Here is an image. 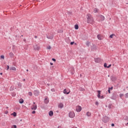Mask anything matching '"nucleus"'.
<instances>
[{
    "label": "nucleus",
    "instance_id": "obj_1",
    "mask_svg": "<svg viewBox=\"0 0 128 128\" xmlns=\"http://www.w3.org/2000/svg\"><path fill=\"white\" fill-rule=\"evenodd\" d=\"M87 22L90 24H92L94 22V17L90 14H87L86 15Z\"/></svg>",
    "mask_w": 128,
    "mask_h": 128
},
{
    "label": "nucleus",
    "instance_id": "obj_2",
    "mask_svg": "<svg viewBox=\"0 0 128 128\" xmlns=\"http://www.w3.org/2000/svg\"><path fill=\"white\" fill-rule=\"evenodd\" d=\"M102 121L105 123L108 122L110 121V118L106 116H104L102 118Z\"/></svg>",
    "mask_w": 128,
    "mask_h": 128
},
{
    "label": "nucleus",
    "instance_id": "obj_3",
    "mask_svg": "<svg viewBox=\"0 0 128 128\" xmlns=\"http://www.w3.org/2000/svg\"><path fill=\"white\" fill-rule=\"evenodd\" d=\"M33 94L35 96H40V91L38 90H34Z\"/></svg>",
    "mask_w": 128,
    "mask_h": 128
},
{
    "label": "nucleus",
    "instance_id": "obj_4",
    "mask_svg": "<svg viewBox=\"0 0 128 128\" xmlns=\"http://www.w3.org/2000/svg\"><path fill=\"white\" fill-rule=\"evenodd\" d=\"M34 48L35 50H39L40 47L39 46L38 44H36L34 46Z\"/></svg>",
    "mask_w": 128,
    "mask_h": 128
},
{
    "label": "nucleus",
    "instance_id": "obj_5",
    "mask_svg": "<svg viewBox=\"0 0 128 128\" xmlns=\"http://www.w3.org/2000/svg\"><path fill=\"white\" fill-rule=\"evenodd\" d=\"M81 110H82V106H76V111L78 112H81Z\"/></svg>",
    "mask_w": 128,
    "mask_h": 128
},
{
    "label": "nucleus",
    "instance_id": "obj_6",
    "mask_svg": "<svg viewBox=\"0 0 128 128\" xmlns=\"http://www.w3.org/2000/svg\"><path fill=\"white\" fill-rule=\"evenodd\" d=\"M75 116L76 115L74 114V112H70L69 113V116H70V118H74Z\"/></svg>",
    "mask_w": 128,
    "mask_h": 128
},
{
    "label": "nucleus",
    "instance_id": "obj_7",
    "mask_svg": "<svg viewBox=\"0 0 128 128\" xmlns=\"http://www.w3.org/2000/svg\"><path fill=\"white\" fill-rule=\"evenodd\" d=\"M97 38L98 40H104V36H102L101 34L98 35Z\"/></svg>",
    "mask_w": 128,
    "mask_h": 128
},
{
    "label": "nucleus",
    "instance_id": "obj_8",
    "mask_svg": "<svg viewBox=\"0 0 128 128\" xmlns=\"http://www.w3.org/2000/svg\"><path fill=\"white\" fill-rule=\"evenodd\" d=\"M99 18H100V20H102V22L104 20V16L102 15H100Z\"/></svg>",
    "mask_w": 128,
    "mask_h": 128
},
{
    "label": "nucleus",
    "instance_id": "obj_9",
    "mask_svg": "<svg viewBox=\"0 0 128 128\" xmlns=\"http://www.w3.org/2000/svg\"><path fill=\"white\" fill-rule=\"evenodd\" d=\"M94 60L96 62H100V61H101L100 58H96L94 59Z\"/></svg>",
    "mask_w": 128,
    "mask_h": 128
},
{
    "label": "nucleus",
    "instance_id": "obj_10",
    "mask_svg": "<svg viewBox=\"0 0 128 128\" xmlns=\"http://www.w3.org/2000/svg\"><path fill=\"white\" fill-rule=\"evenodd\" d=\"M36 108H38V107L36 106V104L34 105H32V110H36Z\"/></svg>",
    "mask_w": 128,
    "mask_h": 128
},
{
    "label": "nucleus",
    "instance_id": "obj_11",
    "mask_svg": "<svg viewBox=\"0 0 128 128\" xmlns=\"http://www.w3.org/2000/svg\"><path fill=\"white\" fill-rule=\"evenodd\" d=\"M58 108H64V104H62V103H60L58 104Z\"/></svg>",
    "mask_w": 128,
    "mask_h": 128
},
{
    "label": "nucleus",
    "instance_id": "obj_12",
    "mask_svg": "<svg viewBox=\"0 0 128 128\" xmlns=\"http://www.w3.org/2000/svg\"><path fill=\"white\" fill-rule=\"evenodd\" d=\"M48 114L50 116H54V112L52 111H50L48 112Z\"/></svg>",
    "mask_w": 128,
    "mask_h": 128
},
{
    "label": "nucleus",
    "instance_id": "obj_13",
    "mask_svg": "<svg viewBox=\"0 0 128 128\" xmlns=\"http://www.w3.org/2000/svg\"><path fill=\"white\" fill-rule=\"evenodd\" d=\"M48 102H49V100H48V98H46L44 99V104H48Z\"/></svg>",
    "mask_w": 128,
    "mask_h": 128
},
{
    "label": "nucleus",
    "instance_id": "obj_14",
    "mask_svg": "<svg viewBox=\"0 0 128 128\" xmlns=\"http://www.w3.org/2000/svg\"><path fill=\"white\" fill-rule=\"evenodd\" d=\"M47 38H48V40H52L54 38V36H46Z\"/></svg>",
    "mask_w": 128,
    "mask_h": 128
},
{
    "label": "nucleus",
    "instance_id": "obj_15",
    "mask_svg": "<svg viewBox=\"0 0 128 128\" xmlns=\"http://www.w3.org/2000/svg\"><path fill=\"white\" fill-rule=\"evenodd\" d=\"M9 56H10V58H14V53H12V52H10L9 54Z\"/></svg>",
    "mask_w": 128,
    "mask_h": 128
},
{
    "label": "nucleus",
    "instance_id": "obj_16",
    "mask_svg": "<svg viewBox=\"0 0 128 128\" xmlns=\"http://www.w3.org/2000/svg\"><path fill=\"white\" fill-rule=\"evenodd\" d=\"M70 92V91L69 92H66V89H64V94H68Z\"/></svg>",
    "mask_w": 128,
    "mask_h": 128
},
{
    "label": "nucleus",
    "instance_id": "obj_17",
    "mask_svg": "<svg viewBox=\"0 0 128 128\" xmlns=\"http://www.w3.org/2000/svg\"><path fill=\"white\" fill-rule=\"evenodd\" d=\"M10 70H16V68L15 67H11L10 68Z\"/></svg>",
    "mask_w": 128,
    "mask_h": 128
},
{
    "label": "nucleus",
    "instance_id": "obj_18",
    "mask_svg": "<svg viewBox=\"0 0 128 128\" xmlns=\"http://www.w3.org/2000/svg\"><path fill=\"white\" fill-rule=\"evenodd\" d=\"M98 98H100V90H98Z\"/></svg>",
    "mask_w": 128,
    "mask_h": 128
},
{
    "label": "nucleus",
    "instance_id": "obj_19",
    "mask_svg": "<svg viewBox=\"0 0 128 128\" xmlns=\"http://www.w3.org/2000/svg\"><path fill=\"white\" fill-rule=\"evenodd\" d=\"M98 12V8H94V12Z\"/></svg>",
    "mask_w": 128,
    "mask_h": 128
},
{
    "label": "nucleus",
    "instance_id": "obj_20",
    "mask_svg": "<svg viewBox=\"0 0 128 128\" xmlns=\"http://www.w3.org/2000/svg\"><path fill=\"white\" fill-rule=\"evenodd\" d=\"M19 102H20V104H24V100H22V99H20V100H19Z\"/></svg>",
    "mask_w": 128,
    "mask_h": 128
},
{
    "label": "nucleus",
    "instance_id": "obj_21",
    "mask_svg": "<svg viewBox=\"0 0 128 128\" xmlns=\"http://www.w3.org/2000/svg\"><path fill=\"white\" fill-rule=\"evenodd\" d=\"M90 42L88 41L87 42H86V45L87 46H90Z\"/></svg>",
    "mask_w": 128,
    "mask_h": 128
},
{
    "label": "nucleus",
    "instance_id": "obj_22",
    "mask_svg": "<svg viewBox=\"0 0 128 128\" xmlns=\"http://www.w3.org/2000/svg\"><path fill=\"white\" fill-rule=\"evenodd\" d=\"M92 114H90V112H86V116H90V115H91Z\"/></svg>",
    "mask_w": 128,
    "mask_h": 128
},
{
    "label": "nucleus",
    "instance_id": "obj_23",
    "mask_svg": "<svg viewBox=\"0 0 128 128\" xmlns=\"http://www.w3.org/2000/svg\"><path fill=\"white\" fill-rule=\"evenodd\" d=\"M75 30H78V25L76 24L74 26Z\"/></svg>",
    "mask_w": 128,
    "mask_h": 128
},
{
    "label": "nucleus",
    "instance_id": "obj_24",
    "mask_svg": "<svg viewBox=\"0 0 128 128\" xmlns=\"http://www.w3.org/2000/svg\"><path fill=\"white\" fill-rule=\"evenodd\" d=\"M28 94L30 96H32V92H28Z\"/></svg>",
    "mask_w": 128,
    "mask_h": 128
},
{
    "label": "nucleus",
    "instance_id": "obj_25",
    "mask_svg": "<svg viewBox=\"0 0 128 128\" xmlns=\"http://www.w3.org/2000/svg\"><path fill=\"white\" fill-rule=\"evenodd\" d=\"M12 116H16V112H14L12 114Z\"/></svg>",
    "mask_w": 128,
    "mask_h": 128
},
{
    "label": "nucleus",
    "instance_id": "obj_26",
    "mask_svg": "<svg viewBox=\"0 0 128 128\" xmlns=\"http://www.w3.org/2000/svg\"><path fill=\"white\" fill-rule=\"evenodd\" d=\"M114 36V34H112L110 35V38H112Z\"/></svg>",
    "mask_w": 128,
    "mask_h": 128
},
{
    "label": "nucleus",
    "instance_id": "obj_27",
    "mask_svg": "<svg viewBox=\"0 0 128 128\" xmlns=\"http://www.w3.org/2000/svg\"><path fill=\"white\" fill-rule=\"evenodd\" d=\"M0 58H2V60H4V56L2 55L0 56Z\"/></svg>",
    "mask_w": 128,
    "mask_h": 128
},
{
    "label": "nucleus",
    "instance_id": "obj_28",
    "mask_svg": "<svg viewBox=\"0 0 128 128\" xmlns=\"http://www.w3.org/2000/svg\"><path fill=\"white\" fill-rule=\"evenodd\" d=\"M116 80V77H112V80L114 81V80Z\"/></svg>",
    "mask_w": 128,
    "mask_h": 128
},
{
    "label": "nucleus",
    "instance_id": "obj_29",
    "mask_svg": "<svg viewBox=\"0 0 128 128\" xmlns=\"http://www.w3.org/2000/svg\"><path fill=\"white\" fill-rule=\"evenodd\" d=\"M104 67L108 68V66H107L106 63H104Z\"/></svg>",
    "mask_w": 128,
    "mask_h": 128
},
{
    "label": "nucleus",
    "instance_id": "obj_30",
    "mask_svg": "<svg viewBox=\"0 0 128 128\" xmlns=\"http://www.w3.org/2000/svg\"><path fill=\"white\" fill-rule=\"evenodd\" d=\"M108 94H110V88H108Z\"/></svg>",
    "mask_w": 128,
    "mask_h": 128
},
{
    "label": "nucleus",
    "instance_id": "obj_31",
    "mask_svg": "<svg viewBox=\"0 0 128 128\" xmlns=\"http://www.w3.org/2000/svg\"><path fill=\"white\" fill-rule=\"evenodd\" d=\"M125 98H128V93H126V94H125Z\"/></svg>",
    "mask_w": 128,
    "mask_h": 128
},
{
    "label": "nucleus",
    "instance_id": "obj_32",
    "mask_svg": "<svg viewBox=\"0 0 128 128\" xmlns=\"http://www.w3.org/2000/svg\"><path fill=\"white\" fill-rule=\"evenodd\" d=\"M48 50H50L52 48V47L50 46H48L47 47Z\"/></svg>",
    "mask_w": 128,
    "mask_h": 128
},
{
    "label": "nucleus",
    "instance_id": "obj_33",
    "mask_svg": "<svg viewBox=\"0 0 128 128\" xmlns=\"http://www.w3.org/2000/svg\"><path fill=\"white\" fill-rule=\"evenodd\" d=\"M110 66H112V64L108 65V66H107V68H110Z\"/></svg>",
    "mask_w": 128,
    "mask_h": 128
},
{
    "label": "nucleus",
    "instance_id": "obj_34",
    "mask_svg": "<svg viewBox=\"0 0 128 128\" xmlns=\"http://www.w3.org/2000/svg\"><path fill=\"white\" fill-rule=\"evenodd\" d=\"M12 128H16V125L12 126Z\"/></svg>",
    "mask_w": 128,
    "mask_h": 128
},
{
    "label": "nucleus",
    "instance_id": "obj_35",
    "mask_svg": "<svg viewBox=\"0 0 128 128\" xmlns=\"http://www.w3.org/2000/svg\"><path fill=\"white\" fill-rule=\"evenodd\" d=\"M122 96H124V94H120V98H122Z\"/></svg>",
    "mask_w": 128,
    "mask_h": 128
},
{
    "label": "nucleus",
    "instance_id": "obj_36",
    "mask_svg": "<svg viewBox=\"0 0 128 128\" xmlns=\"http://www.w3.org/2000/svg\"><path fill=\"white\" fill-rule=\"evenodd\" d=\"M108 108H112V105H108Z\"/></svg>",
    "mask_w": 128,
    "mask_h": 128
},
{
    "label": "nucleus",
    "instance_id": "obj_37",
    "mask_svg": "<svg viewBox=\"0 0 128 128\" xmlns=\"http://www.w3.org/2000/svg\"><path fill=\"white\" fill-rule=\"evenodd\" d=\"M74 68H72V73L74 74Z\"/></svg>",
    "mask_w": 128,
    "mask_h": 128
},
{
    "label": "nucleus",
    "instance_id": "obj_38",
    "mask_svg": "<svg viewBox=\"0 0 128 128\" xmlns=\"http://www.w3.org/2000/svg\"><path fill=\"white\" fill-rule=\"evenodd\" d=\"M95 104L96 106H98V102H96Z\"/></svg>",
    "mask_w": 128,
    "mask_h": 128
},
{
    "label": "nucleus",
    "instance_id": "obj_39",
    "mask_svg": "<svg viewBox=\"0 0 128 128\" xmlns=\"http://www.w3.org/2000/svg\"><path fill=\"white\" fill-rule=\"evenodd\" d=\"M74 44V42H70L71 46H72V44Z\"/></svg>",
    "mask_w": 128,
    "mask_h": 128
},
{
    "label": "nucleus",
    "instance_id": "obj_40",
    "mask_svg": "<svg viewBox=\"0 0 128 128\" xmlns=\"http://www.w3.org/2000/svg\"><path fill=\"white\" fill-rule=\"evenodd\" d=\"M9 69H10V66H7V69H6V70H8Z\"/></svg>",
    "mask_w": 128,
    "mask_h": 128
},
{
    "label": "nucleus",
    "instance_id": "obj_41",
    "mask_svg": "<svg viewBox=\"0 0 128 128\" xmlns=\"http://www.w3.org/2000/svg\"><path fill=\"white\" fill-rule=\"evenodd\" d=\"M52 60H53V62H56V59L53 58H52Z\"/></svg>",
    "mask_w": 128,
    "mask_h": 128
},
{
    "label": "nucleus",
    "instance_id": "obj_42",
    "mask_svg": "<svg viewBox=\"0 0 128 128\" xmlns=\"http://www.w3.org/2000/svg\"><path fill=\"white\" fill-rule=\"evenodd\" d=\"M32 114H36V111H34V110L32 111Z\"/></svg>",
    "mask_w": 128,
    "mask_h": 128
},
{
    "label": "nucleus",
    "instance_id": "obj_43",
    "mask_svg": "<svg viewBox=\"0 0 128 128\" xmlns=\"http://www.w3.org/2000/svg\"><path fill=\"white\" fill-rule=\"evenodd\" d=\"M10 90H14V88H12L10 87Z\"/></svg>",
    "mask_w": 128,
    "mask_h": 128
},
{
    "label": "nucleus",
    "instance_id": "obj_44",
    "mask_svg": "<svg viewBox=\"0 0 128 128\" xmlns=\"http://www.w3.org/2000/svg\"><path fill=\"white\" fill-rule=\"evenodd\" d=\"M5 114H8V111H6Z\"/></svg>",
    "mask_w": 128,
    "mask_h": 128
},
{
    "label": "nucleus",
    "instance_id": "obj_45",
    "mask_svg": "<svg viewBox=\"0 0 128 128\" xmlns=\"http://www.w3.org/2000/svg\"><path fill=\"white\" fill-rule=\"evenodd\" d=\"M126 120H128V116H126Z\"/></svg>",
    "mask_w": 128,
    "mask_h": 128
},
{
    "label": "nucleus",
    "instance_id": "obj_46",
    "mask_svg": "<svg viewBox=\"0 0 128 128\" xmlns=\"http://www.w3.org/2000/svg\"><path fill=\"white\" fill-rule=\"evenodd\" d=\"M64 97L62 96V100H64Z\"/></svg>",
    "mask_w": 128,
    "mask_h": 128
},
{
    "label": "nucleus",
    "instance_id": "obj_47",
    "mask_svg": "<svg viewBox=\"0 0 128 128\" xmlns=\"http://www.w3.org/2000/svg\"><path fill=\"white\" fill-rule=\"evenodd\" d=\"M114 126V124H112V126Z\"/></svg>",
    "mask_w": 128,
    "mask_h": 128
},
{
    "label": "nucleus",
    "instance_id": "obj_48",
    "mask_svg": "<svg viewBox=\"0 0 128 128\" xmlns=\"http://www.w3.org/2000/svg\"><path fill=\"white\" fill-rule=\"evenodd\" d=\"M50 64L51 66H52V64H52V62H50Z\"/></svg>",
    "mask_w": 128,
    "mask_h": 128
},
{
    "label": "nucleus",
    "instance_id": "obj_49",
    "mask_svg": "<svg viewBox=\"0 0 128 128\" xmlns=\"http://www.w3.org/2000/svg\"><path fill=\"white\" fill-rule=\"evenodd\" d=\"M58 128H62V126H58Z\"/></svg>",
    "mask_w": 128,
    "mask_h": 128
},
{
    "label": "nucleus",
    "instance_id": "obj_50",
    "mask_svg": "<svg viewBox=\"0 0 128 128\" xmlns=\"http://www.w3.org/2000/svg\"><path fill=\"white\" fill-rule=\"evenodd\" d=\"M0 74L1 76H2V72H0Z\"/></svg>",
    "mask_w": 128,
    "mask_h": 128
},
{
    "label": "nucleus",
    "instance_id": "obj_51",
    "mask_svg": "<svg viewBox=\"0 0 128 128\" xmlns=\"http://www.w3.org/2000/svg\"><path fill=\"white\" fill-rule=\"evenodd\" d=\"M34 38H37L38 36H35Z\"/></svg>",
    "mask_w": 128,
    "mask_h": 128
},
{
    "label": "nucleus",
    "instance_id": "obj_52",
    "mask_svg": "<svg viewBox=\"0 0 128 128\" xmlns=\"http://www.w3.org/2000/svg\"><path fill=\"white\" fill-rule=\"evenodd\" d=\"M24 82H26V79L23 80Z\"/></svg>",
    "mask_w": 128,
    "mask_h": 128
},
{
    "label": "nucleus",
    "instance_id": "obj_53",
    "mask_svg": "<svg viewBox=\"0 0 128 128\" xmlns=\"http://www.w3.org/2000/svg\"><path fill=\"white\" fill-rule=\"evenodd\" d=\"M102 98H104V96H101Z\"/></svg>",
    "mask_w": 128,
    "mask_h": 128
},
{
    "label": "nucleus",
    "instance_id": "obj_54",
    "mask_svg": "<svg viewBox=\"0 0 128 128\" xmlns=\"http://www.w3.org/2000/svg\"><path fill=\"white\" fill-rule=\"evenodd\" d=\"M110 90H112V87L110 88Z\"/></svg>",
    "mask_w": 128,
    "mask_h": 128
},
{
    "label": "nucleus",
    "instance_id": "obj_55",
    "mask_svg": "<svg viewBox=\"0 0 128 128\" xmlns=\"http://www.w3.org/2000/svg\"><path fill=\"white\" fill-rule=\"evenodd\" d=\"M24 42H26V39H24Z\"/></svg>",
    "mask_w": 128,
    "mask_h": 128
},
{
    "label": "nucleus",
    "instance_id": "obj_56",
    "mask_svg": "<svg viewBox=\"0 0 128 128\" xmlns=\"http://www.w3.org/2000/svg\"><path fill=\"white\" fill-rule=\"evenodd\" d=\"M34 104H36V102H34Z\"/></svg>",
    "mask_w": 128,
    "mask_h": 128
},
{
    "label": "nucleus",
    "instance_id": "obj_57",
    "mask_svg": "<svg viewBox=\"0 0 128 128\" xmlns=\"http://www.w3.org/2000/svg\"><path fill=\"white\" fill-rule=\"evenodd\" d=\"M26 72H28V70H26Z\"/></svg>",
    "mask_w": 128,
    "mask_h": 128
},
{
    "label": "nucleus",
    "instance_id": "obj_58",
    "mask_svg": "<svg viewBox=\"0 0 128 128\" xmlns=\"http://www.w3.org/2000/svg\"><path fill=\"white\" fill-rule=\"evenodd\" d=\"M6 108H7V109L8 108V107H6Z\"/></svg>",
    "mask_w": 128,
    "mask_h": 128
},
{
    "label": "nucleus",
    "instance_id": "obj_59",
    "mask_svg": "<svg viewBox=\"0 0 128 128\" xmlns=\"http://www.w3.org/2000/svg\"><path fill=\"white\" fill-rule=\"evenodd\" d=\"M80 76H82V74H80Z\"/></svg>",
    "mask_w": 128,
    "mask_h": 128
},
{
    "label": "nucleus",
    "instance_id": "obj_60",
    "mask_svg": "<svg viewBox=\"0 0 128 128\" xmlns=\"http://www.w3.org/2000/svg\"><path fill=\"white\" fill-rule=\"evenodd\" d=\"M22 36H24L22 35Z\"/></svg>",
    "mask_w": 128,
    "mask_h": 128
}]
</instances>
